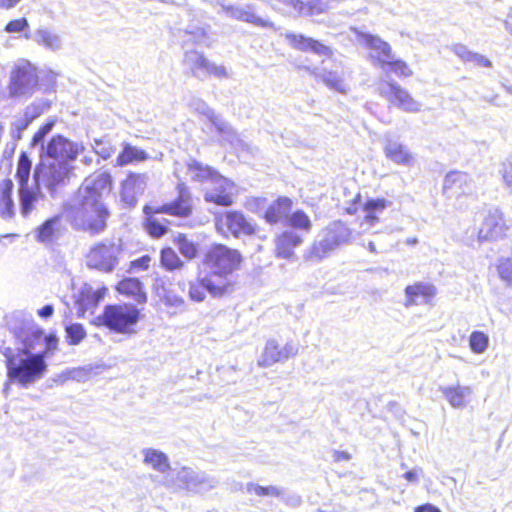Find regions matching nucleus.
Instances as JSON below:
<instances>
[{
  "label": "nucleus",
  "instance_id": "nucleus-1",
  "mask_svg": "<svg viewBox=\"0 0 512 512\" xmlns=\"http://www.w3.org/2000/svg\"><path fill=\"white\" fill-rule=\"evenodd\" d=\"M44 335L42 329H34L24 341V348L14 352L6 347L2 354L5 357L7 376L12 383L27 387L40 380L47 371L45 353H32L35 343Z\"/></svg>",
  "mask_w": 512,
  "mask_h": 512
},
{
  "label": "nucleus",
  "instance_id": "nucleus-2",
  "mask_svg": "<svg viewBox=\"0 0 512 512\" xmlns=\"http://www.w3.org/2000/svg\"><path fill=\"white\" fill-rule=\"evenodd\" d=\"M360 43L367 48L371 63L381 69L385 74H394L396 77L410 78L414 72L409 63L395 56L392 46L377 35L370 33H358Z\"/></svg>",
  "mask_w": 512,
  "mask_h": 512
},
{
  "label": "nucleus",
  "instance_id": "nucleus-3",
  "mask_svg": "<svg viewBox=\"0 0 512 512\" xmlns=\"http://www.w3.org/2000/svg\"><path fill=\"white\" fill-rule=\"evenodd\" d=\"M69 217L75 230L97 235L107 228L110 210L102 200L79 198L70 208Z\"/></svg>",
  "mask_w": 512,
  "mask_h": 512
},
{
  "label": "nucleus",
  "instance_id": "nucleus-4",
  "mask_svg": "<svg viewBox=\"0 0 512 512\" xmlns=\"http://www.w3.org/2000/svg\"><path fill=\"white\" fill-rule=\"evenodd\" d=\"M242 261L239 250L222 243L212 244L202 259L206 268L221 274H233L240 269Z\"/></svg>",
  "mask_w": 512,
  "mask_h": 512
},
{
  "label": "nucleus",
  "instance_id": "nucleus-5",
  "mask_svg": "<svg viewBox=\"0 0 512 512\" xmlns=\"http://www.w3.org/2000/svg\"><path fill=\"white\" fill-rule=\"evenodd\" d=\"M38 86V70L30 61H23L12 68L7 86L11 98L31 96Z\"/></svg>",
  "mask_w": 512,
  "mask_h": 512
},
{
  "label": "nucleus",
  "instance_id": "nucleus-6",
  "mask_svg": "<svg viewBox=\"0 0 512 512\" xmlns=\"http://www.w3.org/2000/svg\"><path fill=\"white\" fill-rule=\"evenodd\" d=\"M139 310L130 304L107 305L101 316L94 322L97 326H105L111 331L125 333L136 324Z\"/></svg>",
  "mask_w": 512,
  "mask_h": 512
},
{
  "label": "nucleus",
  "instance_id": "nucleus-7",
  "mask_svg": "<svg viewBox=\"0 0 512 512\" xmlns=\"http://www.w3.org/2000/svg\"><path fill=\"white\" fill-rule=\"evenodd\" d=\"M183 63L189 74L199 80L206 78L223 80L229 77L225 66L211 61L203 52L195 49L184 53Z\"/></svg>",
  "mask_w": 512,
  "mask_h": 512
},
{
  "label": "nucleus",
  "instance_id": "nucleus-8",
  "mask_svg": "<svg viewBox=\"0 0 512 512\" xmlns=\"http://www.w3.org/2000/svg\"><path fill=\"white\" fill-rule=\"evenodd\" d=\"M120 247L111 240L96 242L85 255L86 264L93 269L110 272L118 263Z\"/></svg>",
  "mask_w": 512,
  "mask_h": 512
},
{
  "label": "nucleus",
  "instance_id": "nucleus-9",
  "mask_svg": "<svg viewBox=\"0 0 512 512\" xmlns=\"http://www.w3.org/2000/svg\"><path fill=\"white\" fill-rule=\"evenodd\" d=\"M215 225L218 231L229 233L236 238L253 236L257 232L256 224L250 222L242 212L236 210L225 211L217 215Z\"/></svg>",
  "mask_w": 512,
  "mask_h": 512
},
{
  "label": "nucleus",
  "instance_id": "nucleus-10",
  "mask_svg": "<svg viewBox=\"0 0 512 512\" xmlns=\"http://www.w3.org/2000/svg\"><path fill=\"white\" fill-rule=\"evenodd\" d=\"M377 92L380 97L384 98L391 105L405 112L419 111V104L413 96L394 80H381L377 87Z\"/></svg>",
  "mask_w": 512,
  "mask_h": 512
},
{
  "label": "nucleus",
  "instance_id": "nucleus-11",
  "mask_svg": "<svg viewBox=\"0 0 512 512\" xmlns=\"http://www.w3.org/2000/svg\"><path fill=\"white\" fill-rule=\"evenodd\" d=\"M176 197L157 206L158 212L177 218H189L194 213L193 195L185 183L180 182L175 187Z\"/></svg>",
  "mask_w": 512,
  "mask_h": 512
},
{
  "label": "nucleus",
  "instance_id": "nucleus-12",
  "mask_svg": "<svg viewBox=\"0 0 512 512\" xmlns=\"http://www.w3.org/2000/svg\"><path fill=\"white\" fill-rule=\"evenodd\" d=\"M349 230L344 223L337 221L326 230V237L319 242L314 243L309 252L312 259L320 260L330 251L346 242L349 238Z\"/></svg>",
  "mask_w": 512,
  "mask_h": 512
},
{
  "label": "nucleus",
  "instance_id": "nucleus-13",
  "mask_svg": "<svg viewBox=\"0 0 512 512\" xmlns=\"http://www.w3.org/2000/svg\"><path fill=\"white\" fill-rule=\"evenodd\" d=\"M37 168L36 177L41 176L50 190H54L69 180L73 170L69 162L54 160L48 163H41Z\"/></svg>",
  "mask_w": 512,
  "mask_h": 512
},
{
  "label": "nucleus",
  "instance_id": "nucleus-14",
  "mask_svg": "<svg viewBox=\"0 0 512 512\" xmlns=\"http://www.w3.org/2000/svg\"><path fill=\"white\" fill-rule=\"evenodd\" d=\"M147 176L145 173L128 172L120 183V200L127 208L134 207L140 195L146 188Z\"/></svg>",
  "mask_w": 512,
  "mask_h": 512
},
{
  "label": "nucleus",
  "instance_id": "nucleus-15",
  "mask_svg": "<svg viewBox=\"0 0 512 512\" xmlns=\"http://www.w3.org/2000/svg\"><path fill=\"white\" fill-rule=\"evenodd\" d=\"M213 187L204 192L207 203L221 207H229L234 203V182L219 174L213 181Z\"/></svg>",
  "mask_w": 512,
  "mask_h": 512
},
{
  "label": "nucleus",
  "instance_id": "nucleus-16",
  "mask_svg": "<svg viewBox=\"0 0 512 512\" xmlns=\"http://www.w3.org/2000/svg\"><path fill=\"white\" fill-rule=\"evenodd\" d=\"M113 188V178L109 172H97L86 178L79 188V198H95L102 200L104 193H109Z\"/></svg>",
  "mask_w": 512,
  "mask_h": 512
},
{
  "label": "nucleus",
  "instance_id": "nucleus-17",
  "mask_svg": "<svg viewBox=\"0 0 512 512\" xmlns=\"http://www.w3.org/2000/svg\"><path fill=\"white\" fill-rule=\"evenodd\" d=\"M45 153L47 157L54 161H65L70 163L77 158L79 148L74 142L60 134H57L48 141Z\"/></svg>",
  "mask_w": 512,
  "mask_h": 512
},
{
  "label": "nucleus",
  "instance_id": "nucleus-18",
  "mask_svg": "<svg viewBox=\"0 0 512 512\" xmlns=\"http://www.w3.org/2000/svg\"><path fill=\"white\" fill-rule=\"evenodd\" d=\"M297 347L292 343L280 345L275 340L266 342L262 355L258 360V366L269 367L278 362H283L297 354Z\"/></svg>",
  "mask_w": 512,
  "mask_h": 512
},
{
  "label": "nucleus",
  "instance_id": "nucleus-19",
  "mask_svg": "<svg viewBox=\"0 0 512 512\" xmlns=\"http://www.w3.org/2000/svg\"><path fill=\"white\" fill-rule=\"evenodd\" d=\"M285 39L288 41L289 45L297 51H311L316 55L326 56L328 58L333 55L331 47L317 39L305 36L304 34L290 32L285 35Z\"/></svg>",
  "mask_w": 512,
  "mask_h": 512
},
{
  "label": "nucleus",
  "instance_id": "nucleus-20",
  "mask_svg": "<svg viewBox=\"0 0 512 512\" xmlns=\"http://www.w3.org/2000/svg\"><path fill=\"white\" fill-rule=\"evenodd\" d=\"M303 242V238L297 233L285 230L275 235L274 255L276 258L292 261L295 259V249Z\"/></svg>",
  "mask_w": 512,
  "mask_h": 512
},
{
  "label": "nucleus",
  "instance_id": "nucleus-21",
  "mask_svg": "<svg viewBox=\"0 0 512 512\" xmlns=\"http://www.w3.org/2000/svg\"><path fill=\"white\" fill-rule=\"evenodd\" d=\"M230 275L209 270V273L204 276L208 293L214 298H222L232 294L236 283L231 280Z\"/></svg>",
  "mask_w": 512,
  "mask_h": 512
},
{
  "label": "nucleus",
  "instance_id": "nucleus-22",
  "mask_svg": "<svg viewBox=\"0 0 512 512\" xmlns=\"http://www.w3.org/2000/svg\"><path fill=\"white\" fill-rule=\"evenodd\" d=\"M293 208V201L289 197L279 196L265 209L262 218L270 225L286 221Z\"/></svg>",
  "mask_w": 512,
  "mask_h": 512
},
{
  "label": "nucleus",
  "instance_id": "nucleus-23",
  "mask_svg": "<svg viewBox=\"0 0 512 512\" xmlns=\"http://www.w3.org/2000/svg\"><path fill=\"white\" fill-rule=\"evenodd\" d=\"M62 231V216L55 215L46 219L36 228L35 239L39 243H52L61 235Z\"/></svg>",
  "mask_w": 512,
  "mask_h": 512
},
{
  "label": "nucleus",
  "instance_id": "nucleus-24",
  "mask_svg": "<svg viewBox=\"0 0 512 512\" xmlns=\"http://www.w3.org/2000/svg\"><path fill=\"white\" fill-rule=\"evenodd\" d=\"M116 290L123 296L134 300L138 304L146 303L147 292L144 284L134 277H126L116 285Z\"/></svg>",
  "mask_w": 512,
  "mask_h": 512
},
{
  "label": "nucleus",
  "instance_id": "nucleus-25",
  "mask_svg": "<svg viewBox=\"0 0 512 512\" xmlns=\"http://www.w3.org/2000/svg\"><path fill=\"white\" fill-rule=\"evenodd\" d=\"M13 190L14 184L10 178L0 181V217L5 220L13 219L16 215Z\"/></svg>",
  "mask_w": 512,
  "mask_h": 512
},
{
  "label": "nucleus",
  "instance_id": "nucleus-26",
  "mask_svg": "<svg viewBox=\"0 0 512 512\" xmlns=\"http://www.w3.org/2000/svg\"><path fill=\"white\" fill-rule=\"evenodd\" d=\"M156 210L157 207L148 204L144 205L143 213L145 218L143 222V227L150 237L154 239H159L168 232V227L165 224L159 222L155 218L156 214H163V212H158Z\"/></svg>",
  "mask_w": 512,
  "mask_h": 512
},
{
  "label": "nucleus",
  "instance_id": "nucleus-27",
  "mask_svg": "<svg viewBox=\"0 0 512 512\" xmlns=\"http://www.w3.org/2000/svg\"><path fill=\"white\" fill-rule=\"evenodd\" d=\"M391 204L385 198H369L361 206L364 212L363 223L373 226L380 221V215Z\"/></svg>",
  "mask_w": 512,
  "mask_h": 512
},
{
  "label": "nucleus",
  "instance_id": "nucleus-28",
  "mask_svg": "<svg viewBox=\"0 0 512 512\" xmlns=\"http://www.w3.org/2000/svg\"><path fill=\"white\" fill-rule=\"evenodd\" d=\"M436 294L434 285L423 282H416L405 288L406 306L417 303L419 298H423L426 302L430 301Z\"/></svg>",
  "mask_w": 512,
  "mask_h": 512
},
{
  "label": "nucleus",
  "instance_id": "nucleus-29",
  "mask_svg": "<svg viewBox=\"0 0 512 512\" xmlns=\"http://www.w3.org/2000/svg\"><path fill=\"white\" fill-rule=\"evenodd\" d=\"M148 158L149 155L145 150L125 142L122 144V150L115 159V165L124 167L130 164L146 161Z\"/></svg>",
  "mask_w": 512,
  "mask_h": 512
},
{
  "label": "nucleus",
  "instance_id": "nucleus-30",
  "mask_svg": "<svg viewBox=\"0 0 512 512\" xmlns=\"http://www.w3.org/2000/svg\"><path fill=\"white\" fill-rule=\"evenodd\" d=\"M384 154L387 159L398 165L409 166L413 162V154L401 143L388 142L384 147Z\"/></svg>",
  "mask_w": 512,
  "mask_h": 512
},
{
  "label": "nucleus",
  "instance_id": "nucleus-31",
  "mask_svg": "<svg viewBox=\"0 0 512 512\" xmlns=\"http://www.w3.org/2000/svg\"><path fill=\"white\" fill-rule=\"evenodd\" d=\"M20 210L23 217H28L35 209V205L41 193L29 187V185L18 186Z\"/></svg>",
  "mask_w": 512,
  "mask_h": 512
},
{
  "label": "nucleus",
  "instance_id": "nucleus-32",
  "mask_svg": "<svg viewBox=\"0 0 512 512\" xmlns=\"http://www.w3.org/2000/svg\"><path fill=\"white\" fill-rule=\"evenodd\" d=\"M503 232V224L501 218L496 215H488L482 222L478 231V239L480 241L491 240Z\"/></svg>",
  "mask_w": 512,
  "mask_h": 512
},
{
  "label": "nucleus",
  "instance_id": "nucleus-33",
  "mask_svg": "<svg viewBox=\"0 0 512 512\" xmlns=\"http://www.w3.org/2000/svg\"><path fill=\"white\" fill-rule=\"evenodd\" d=\"M187 170L196 182L213 181L220 173L209 165H205L197 160H192L187 164Z\"/></svg>",
  "mask_w": 512,
  "mask_h": 512
},
{
  "label": "nucleus",
  "instance_id": "nucleus-34",
  "mask_svg": "<svg viewBox=\"0 0 512 512\" xmlns=\"http://www.w3.org/2000/svg\"><path fill=\"white\" fill-rule=\"evenodd\" d=\"M32 170V160L26 151H21L18 157L15 178L18 186L29 185Z\"/></svg>",
  "mask_w": 512,
  "mask_h": 512
},
{
  "label": "nucleus",
  "instance_id": "nucleus-35",
  "mask_svg": "<svg viewBox=\"0 0 512 512\" xmlns=\"http://www.w3.org/2000/svg\"><path fill=\"white\" fill-rule=\"evenodd\" d=\"M144 463L159 472H165L170 469L168 457L163 452L154 449L144 451Z\"/></svg>",
  "mask_w": 512,
  "mask_h": 512
},
{
  "label": "nucleus",
  "instance_id": "nucleus-36",
  "mask_svg": "<svg viewBox=\"0 0 512 512\" xmlns=\"http://www.w3.org/2000/svg\"><path fill=\"white\" fill-rule=\"evenodd\" d=\"M161 266L167 271H176L184 267V262L171 247H164L160 251Z\"/></svg>",
  "mask_w": 512,
  "mask_h": 512
},
{
  "label": "nucleus",
  "instance_id": "nucleus-37",
  "mask_svg": "<svg viewBox=\"0 0 512 512\" xmlns=\"http://www.w3.org/2000/svg\"><path fill=\"white\" fill-rule=\"evenodd\" d=\"M174 243L177 245L181 255L188 260L196 258L199 254L198 244L189 240L186 234H178L174 239Z\"/></svg>",
  "mask_w": 512,
  "mask_h": 512
},
{
  "label": "nucleus",
  "instance_id": "nucleus-38",
  "mask_svg": "<svg viewBox=\"0 0 512 512\" xmlns=\"http://www.w3.org/2000/svg\"><path fill=\"white\" fill-rule=\"evenodd\" d=\"M442 393L449 404L455 408H461L466 403V389L459 385L445 387Z\"/></svg>",
  "mask_w": 512,
  "mask_h": 512
},
{
  "label": "nucleus",
  "instance_id": "nucleus-39",
  "mask_svg": "<svg viewBox=\"0 0 512 512\" xmlns=\"http://www.w3.org/2000/svg\"><path fill=\"white\" fill-rule=\"evenodd\" d=\"M329 10L327 0L303 1L300 17H314L326 13Z\"/></svg>",
  "mask_w": 512,
  "mask_h": 512
},
{
  "label": "nucleus",
  "instance_id": "nucleus-40",
  "mask_svg": "<svg viewBox=\"0 0 512 512\" xmlns=\"http://www.w3.org/2000/svg\"><path fill=\"white\" fill-rule=\"evenodd\" d=\"M468 182V177L465 173L459 171L449 172L444 179L443 190L445 192L453 190H462Z\"/></svg>",
  "mask_w": 512,
  "mask_h": 512
},
{
  "label": "nucleus",
  "instance_id": "nucleus-41",
  "mask_svg": "<svg viewBox=\"0 0 512 512\" xmlns=\"http://www.w3.org/2000/svg\"><path fill=\"white\" fill-rule=\"evenodd\" d=\"M207 285L204 277L188 283V297L193 302H203L206 299Z\"/></svg>",
  "mask_w": 512,
  "mask_h": 512
},
{
  "label": "nucleus",
  "instance_id": "nucleus-42",
  "mask_svg": "<svg viewBox=\"0 0 512 512\" xmlns=\"http://www.w3.org/2000/svg\"><path fill=\"white\" fill-rule=\"evenodd\" d=\"M66 341L70 346L80 344L87 336L84 326L80 323H72L65 327Z\"/></svg>",
  "mask_w": 512,
  "mask_h": 512
},
{
  "label": "nucleus",
  "instance_id": "nucleus-43",
  "mask_svg": "<svg viewBox=\"0 0 512 512\" xmlns=\"http://www.w3.org/2000/svg\"><path fill=\"white\" fill-rule=\"evenodd\" d=\"M287 220L289 226L294 229L308 232L312 227L309 216L303 210H296L293 213H290Z\"/></svg>",
  "mask_w": 512,
  "mask_h": 512
},
{
  "label": "nucleus",
  "instance_id": "nucleus-44",
  "mask_svg": "<svg viewBox=\"0 0 512 512\" xmlns=\"http://www.w3.org/2000/svg\"><path fill=\"white\" fill-rule=\"evenodd\" d=\"M488 343V336L481 331H473L469 337L470 349L478 354L486 350Z\"/></svg>",
  "mask_w": 512,
  "mask_h": 512
},
{
  "label": "nucleus",
  "instance_id": "nucleus-45",
  "mask_svg": "<svg viewBox=\"0 0 512 512\" xmlns=\"http://www.w3.org/2000/svg\"><path fill=\"white\" fill-rule=\"evenodd\" d=\"M37 43L45 48L55 50L59 47L58 37L47 29L37 30Z\"/></svg>",
  "mask_w": 512,
  "mask_h": 512
},
{
  "label": "nucleus",
  "instance_id": "nucleus-46",
  "mask_svg": "<svg viewBox=\"0 0 512 512\" xmlns=\"http://www.w3.org/2000/svg\"><path fill=\"white\" fill-rule=\"evenodd\" d=\"M322 82L330 89L340 93H346L347 89L343 80L334 71H327L322 75Z\"/></svg>",
  "mask_w": 512,
  "mask_h": 512
},
{
  "label": "nucleus",
  "instance_id": "nucleus-47",
  "mask_svg": "<svg viewBox=\"0 0 512 512\" xmlns=\"http://www.w3.org/2000/svg\"><path fill=\"white\" fill-rule=\"evenodd\" d=\"M248 491L254 493L255 495L259 497H265V496H279L280 491L278 488L274 486H261L258 484H251L248 487Z\"/></svg>",
  "mask_w": 512,
  "mask_h": 512
},
{
  "label": "nucleus",
  "instance_id": "nucleus-48",
  "mask_svg": "<svg viewBox=\"0 0 512 512\" xmlns=\"http://www.w3.org/2000/svg\"><path fill=\"white\" fill-rule=\"evenodd\" d=\"M277 2L283 10L300 17L303 0H277Z\"/></svg>",
  "mask_w": 512,
  "mask_h": 512
},
{
  "label": "nucleus",
  "instance_id": "nucleus-49",
  "mask_svg": "<svg viewBox=\"0 0 512 512\" xmlns=\"http://www.w3.org/2000/svg\"><path fill=\"white\" fill-rule=\"evenodd\" d=\"M152 258L150 255H142L141 257L132 260L129 263L130 271H146L149 269Z\"/></svg>",
  "mask_w": 512,
  "mask_h": 512
},
{
  "label": "nucleus",
  "instance_id": "nucleus-50",
  "mask_svg": "<svg viewBox=\"0 0 512 512\" xmlns=\"http://www.w3.org/2000/svg\"><path fill=\"white\" fill-rule=\"evenodd\" d=\"M28 25V20L25 17H21L10 20L4 29L7 33H18L24 31Z\"/></svg>",
  "mask_w": 512,
  "mask_h": 512
},
{
  "label": "nucleus",
  "instance_id": "nucleus-51",
  "mask_svg": "<svg viewBox=\"0 0 512 512\" xmlns=\"http://www.w3.org/2000/svg\"><path fill=\"white\" fill-rule=\"evenodd\" d=\"M45 350L42 353H45V356L52 351L57 349L58 345V337L55 334H48L44 337Z\"/></svg>",
  "mask_w": 512,
  "mask_h": 512
},
{
  "label": "nucleus",
  "instance_id": "nucleus-52",
  "mask_svg": "<svg viewBox=\"0 0 512 512\" xmlns=\"http://www.w3.org/2000/svg\"><path fill=\"white\" fill-rule=\"evenodd\" d=\"M454 52L464 62L472 61V57H473L474 52L469 51L464 45H461V44L456 45L454 47Z\"/></svg>",
  "mask_w": 512,
  "mask_h": 512
},
{
  "label": "nucleus",
  "instance_id": "nucleus-53",
  "mask_svg": "<svg viewBox=\"0 0 512 512\" xmlns=\"http://www.w3.org/2000/svg\"><path fill=\"white\" fill-rule=\"evenodd\" d=\"M471 62L480 67H490L491 66V62L489 59H487L486 57H484L480 54H477V53L473 54Z\"/></svg>",
  "mask_w": 512,
  "mask_h": 512
},
{
  "label": "nucleus",
  "instance_id": "nucleus-54",
  "mask_svg": "<svg viewBox=\"0 0 512 512\" xmlns=\"http://www.w3.org/2000/svg\"><path fill=\"white\" fill-rule=\"evenodd\" d=\"M414 512H441V510L430 504V503H425V504H422V505H418L416 507H414Z\"/></svg>",
  "mask_w": 512,
  "mask_h": 512
},
{
  "label": "nucleus",
  "instance_id": "nucleus-55",
  "mask_svg": "<svg viewBox=\"0 0 512 512\" xmlns=\"http://www.w3.org/2000/svg\"><path fill=\"white\" fill-rule=\"evenodd\" d=\"M361 196L357 194L355 198L351 201V205L346 208V213L349 215H355L358 213V204L360 203Z\"/></svg>",
  "mask_w": 512,
  "mask_h": 512
},
{
  "label": "nucleus",
  "instance_id": "nucleus-56",
  "mask_svg": "<svg viewBox=\"0 0 512 512\" xmlns=\"http://www.w3.org/2000/svg\"><path fill=\"white\" fill-rule=\"evenodd\" d=\"M45 137L46 135L43 134V132L38 129L30 140V146L36 147L38 144H42Z\"/></svg>",
  "mask_w": 512,
  "mask_h": 512
},
{
  "label": "nucleus",
  "instance_id": "nucleus-57",
  "mask_svg": "<svg viewBox=\"0 0 512 512\" xmlns=\"http://www.w3.org/2000/svg\"><path fill=\"white\" fill-rule=\"evenodd\" d=\"M56 123H57V119L52 118V119L48 120L47 122H45L44 124H42L38 129L40 131H42L43 134L47 135L48 133L51 132V130L53 129V127L55 126Z\"/></svg>",
  "mask_w": 512,
  "mask_h": 512
},
{
  "label": "nucleus",
  "instance_id": "nucleus-58",
  "mask_svg": "<svg viewBox=\"0 0 512 512\" xmlns=\"http://www.w3.org/2000/svg\"><path fill=\"white\" fill-rule=\"evenodd\" d=\"M223 9L228 14L236 18H241L245 14V12L242 9L234 8L231 5L223 6Z\"/></svg>",
  "mask_w": 512,
  "mask_h": 512
},
{
  "label": "nucleus",
  "instance_id": "nucleus-59",
  "mask_svg": "<svg viewBox=\"0 0 512 512\" xmlns=\"http://www.w3.org/2000/svg\"><path fill=\"white\" fill-rule=\"evenodd\" d=\"M333 459L335 462L348 461L351 459V455L347 451H334Z\"/></svg>",
  "mask_w": 512,
  "mask_h": 512
},
{
  "label": "nucleus",
  "instance_id": "nucleus-60",
  "mask_svg": "<svg viewBox=\"0 0 512 512\" xmlns=\"http://www.w3.org/2000/svg\"><path fill=\"white\" fill-rule=\"evenodd\" d=\"M40 115V112H37V113H34V114H28L27 112L25 113V116H24V119H23V122L22 124L20 125V129H26L31 123L32 121L37 118L38 116Z\"/></svg>",
  "mask_w": 512,
  "mask_h": 512
},
{
  "label": "nucleus",
  "instance_id": "nucleus-61",
  "mask_svg": "<svg viewBox=\"0 0 512 512\" xmlns=\"http://www.w3.org/2000/svg\"><path fill=\"white\" fill-rule=\"evenodd\" d=\"M165 303L171 306H181L184 304V299L181 296H174L173 298H169L165 296Z\"/></svg>",
  "mask_w": 512,
  "mask_h": 512
},
{
  "label": "nucleus",
  "instance_id": "nucleus-62",
  "mask_svg": "<svg viewBox=\"0 0 512 512\" xmlns=\"http://www.w3.org/2000/svg\"><path fill=\"white\" fill-rule=\"evenodd\" d=\"M54 312V308L52 305L48 304V305H45L43 306L39 311H38V315L42 318H48L50 316H52Z\"/></svg>",
  "mask_w": 512,
  "mask_h": 512
},
{
  "label": "nucleus",
  "instance_id": "nucleus-63",
  "mask_svg": "<svg viewBox=\"0 0 512 512\" xmlns=\"http://www.w3.org/2000/svg\"><path fill=\"white\" fill-rule=\"evenodd\" d=\"M21 0H0V8L11 9L16 6Z\"/></svg>",
  "mask_w": 512,
  "mask_h": 512
},
{
  "label": "nucleus",
  "instance_id": "nucleus-64",
  "mask_svg": "<svg viewBox=\"0 0 512 512\" xmlns=\"http://www.w3.org/2000/svg\"><path fill=\"white\" fill-rule=\"evenodd\" d=\"M403 478L409 482H415L418 479L417 473L414 471H407L403 474Z\"/></svg>",
  "mask_w": 512,
  "mask_h": 512
}]
</instances>
